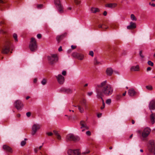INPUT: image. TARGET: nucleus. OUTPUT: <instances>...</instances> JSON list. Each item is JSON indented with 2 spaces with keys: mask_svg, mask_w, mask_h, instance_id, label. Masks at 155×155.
Returning <instances> with one entry per match:
<instances>
[{
  "mask_svg": "<svg viewBox=\"0 0 155 155\" xmlns=\"http://www.w3.org/2000/svg\"><path fill=\"white\" fill-rule=\"evenodd\" d=\"M95 91L98 96H104L107 94V81L102 82L100 84H95Z\"/></svg>",
  "mask_w": 155,
  "mask_h": 155,
  "instance_id": "1",
  "label": "nucleus"
},
{
  "mask_svg": "<svg viewBox=\"0 0 155 155\" xmlns=\"http://www.w3.org/2000/svg\"><path fill=\"white\" fill-rule=\"evenodd\" d=\"M47 59L48 63L52 65L57 61L58 57L56 54H51L47 56Z\"/></svg>",
  "mask_w": 155,
  "mask_h": 155,
  "instance_id": "2",
  "label": "nucleus"
},
{
  "mask_svg": "<svg viewBox=\"0 0 155 155\" xmlns=\"http://www.w3.org/2000/svg\"><path fill=\"white\" fill-rule=\"evenodd\" d=\"M54 4L60 13H62L64 12V8L62 4L61 0H54Z\"/></svg>",
  "mask_w": 155,
  "mask_h": 155,
  "instance_id": "3",
  "label": "nucleus"
},
{
  "mask_svg": "<svg viewBox=\"0 0 155 155\" xmlns=\"http://www.w3.org/2000/svg\"><path fill=\"white\" fill-rule=\"evenodd\" d=\"M29 48L32 51L36 50L37 48V46L36 43V41L34 38H31L29 45Z\"/></svg>",
  "mask_w": 155,
  "mask_h": 155,
  "instance_id": "4",
  "label": "nucleus"
},
{
  "mask_svg": "<svg viewBox=\"0 0 155 155\" xmlns=\"http://www.w3.org/2000/svg\"><path fill=\"white\" fill-rule=\"evenodd\" d=\"M66 139L67 141H76L79 140L80 139L77 136H75L73 134H70L67 135Z\"/></svg>",
  "mask_w": 155,
  "mask_h": 155,
  "instance_id": "5",
  "label": "nucleus"
},
{
  "mask_svg": "<svg viewBox=\"0 0 155 155\" xmlns=\"http://www.w3.org/2000/svg\"><path fill=\"white\" fill-rule=\"evenodd\" d=\"M40 128V125L39 124H35L32 126L31 134L32 135H34L37 131Z\"/></svg>",
  "mask_w": 155,
  "mask_h": 155,
  "instance_id": "6",
  "label": "nucleus"
},
{
  "mask_svg": "<svg viewBox=\"0 0 155 155\" xmlns=\"http://www.w3.org/2000/svg\"><path fill=\"white\" fill-rule=\"evenodd\" d=\"M68 155H80L81 152L79 149L75 150L69 149L68 151Z\"/></svg>",
  "mask_w": 155,
  "mask_h": 155,
  "instance_id": "7",
  "label": "nucleus"
},
{
  "mask_svg": "<svg viewBox=\"0 0 155 155\" xmlns=\"http://www.w3.org/2000/svg\"><path fill=\"white\" fill-rule=\"evenodd\" d=\"M55 77L57 81L60 84H63L64 81V77L61 74H58V75L56 76Z\"/></svg>",
  "mask_w": 155,
  "mask_h": 155,
  "instance_id": "8",
  "label": "nucleus"
},
{
  "mask_svg": "<svg viewBox=\"0 0 155 155\" xmlns=\"http://www.w3.org/2000/svg\"><path fill=\"white\" fill-rule=\"evenodd\" d=\"M11 45L8 44L2 47V52L3 53L7 54L8 52L10 49Z\"/></svg>",
  "mask_w": 155,
  "mask_h": 155,
  "instance_id": "9",
  "label": "nucleus"
},
{
  "mask_svg": "<svg viewBox=\"0 0 155 155\" xmlns=\"http://www.w3.org/2000/svg\"><path fill=\"white\" fill-rule=\"evenodd\" d=\"M150 131L151 130L149 128L146 127L145 128L142 133V137L143 138L147 137L150 134Z\"/></svg>",
  "mask_w": 155,
  "mask_h": 155,
  "instance_id": "10",
  "label": "nucleus"
},
{
  "mask_svg": "<svg viewBox=\"0 0 155 155\" xmlns=\"http://www.w3.org/2000/svg\"><path fill=\"white\" fill-rule=\"evenodd\" d=\"M14 106L17 110H19L22 108L23 105L21 101L17 100L14 103Z\"/></svg>",
  "mask_w": 155,
  "mask_h": 155,
  "instance_id": "11",
  "label": "nucleus"
},
{
  "mask_svg": "<svg viewBox=\"0 0 155 155\" xmlns=\"http://www.w3.org/2000/svg\"><path fill=\"white\" fill-rule=\"evenodd\" d=\"M129 95L130 96H138V93L134 89L130 88L128 91Z\"/></svg>",
  "mask_w": 155,
  "mask_h": 155,
  "instance_id": "12",
  "label": "nucleus"
},
{
  "mask_svg": "<svg viewBox=\"0 0 155 155\" xmlns=\"http://www.w3.org/2000/svg\"><path fill=\"white\" fill-rule=\"evenodd\" d=\"M113 73V70L110 68H107V79L108 80H111L112 77H111Z\"/></svg>",
  "mask_w": 155,
  "mask_h": 155,
  "instance_id": "13",
  "label": "nucleus"
},
{
  "mask_svg": "<svg viewBox=\"0 0 155 155\" xmlns=\"http://www.w3.org/2000/svg\"><path fill=\"white\" fill-rule=\"evenodd\" d=\"M72 55L74 57L80 60H83L84 58V56L83 54L75 52L73 53Z\"/></svg>",
  "mask_w": 155,
  "mask_h": 155,
  "instance_id": "14",
  "label": "nucleus"
},
{
  "mask_svg": "<svg viewBox=\"0 0 155 155\" xmlns=\"http://www.w3.org/2000/svg\"><path fill=\"white\" fill-rule=\"evenodd\" d=\"M80 124L81 126V128L83 129L82 131H84L86 130H87L88 129V127L87 126L86 122L83 120H82L80 121Z\"/></svg>",
  "mask_w": 155,
  "mask_h": 155,
  "instance_id": "15",
  "label": "nucleus"
},
{
  "mask_svg": "<svg viewBox=\"0 0 155 155\" xmlns=\"http://www.w3.org/2000/svg\"><path fill=\"white\" fill-rule=\"evenodd\" d=\"M149 107L150 111L155 110V100H152L150 101L149 105Z\"/></svg>",
  "mask_w": 155,
  "mask_h": 155,
  "instance_id": "16",
  "label": "nucleus"
},
{
  "mask_svg": "<svg viewBox=\"0 0 155 155\" xmlns=\"http://www.w3.org/2000/svg\"><path fill=\"white\" fill-rule=\"evenodd\" d=\"M3 149L4 150L8 152L11 153L12 152V150L11 148L6 145H3Z\"/></svg>",
  "mask_w": 155,
  "mask_h": 155,
  "instance_id": "17",
  "label": "nucleus"
},
{
  "mask_svg": "<svg viewBox=\"0 0 155 155\" xmlns=\"http://www.w3.org/2000/svg\"><path fill=\"white\" fill-rule=\"evenodd\" d=\"M113 91V89L112 86L109 84H107V96L111 94Z\"/></svg>",
  "mask_w": 155,
  "mask_h": 155,
  "instance_id": "18",
  "label": "nucleus"
},
{
  "mask_svg": "<svg viewBox=\"0 0 155 155\" xmlns=\"http://www.w3.org/2000/svg\"><path fill=\"white\" fill-rule=\"evenodd\" d=\"M151 114L150 116V119L152 124H153L155 122V113H153L151 110Z\"/></svg>",
  "mask_w": 155,
  "mask_h": 155,
  "instance_id": "19",
  "label": "nucleus"
},
{
  "mask_svg": "<svg viewBox=\"0 0 155 155\" xmlns=\"http://www.w3.org/2000/svg\"><path fill=\"white\" fill-rule=\"evenodd\" d=\"M109 26L111 28L115 29L118 27V24L117 23H111L109 24Z\"/></svg>",
  "mask_w": 155,
  "mask_h": 155,
  "instance_id": "20",
  "label": "nucleus"
},
{
  "mask_svg": "<svg viewBox=\"0 0 155 155\" xmlns=\"http://www.w3.org/2000/svg\"><path fill=\"white\" fill-rule=\"evenodd\" d=\"M136 27L135 23L131 22L130 23V25L127 26V28L128 29H132L135 28Z\"/></svg>",
  "mask_w": 155,
  "mask_h": 155,
  "instance_id": "21",
  "label": "nucleus"
},
{
  "mask_svg": "<svg viewBox=\"0 0 155 155\" xmlns=\"http://www.w3.org/2000/svg\"><path fill=\"white\" fill-rule=\"evenodd\" d=\"M140 70V67L138 65L136 66H132L130 68V71H139Z\"/></svg>",
  "mask_w": 155,
  "mask_h": 155,
  "instance_id": "22",
  "label": "nucleus"
},
{
  "mask_svg": "<svg viewBox=\"0 0 155 155\" xmlns=\"http://www.w3.org/2000/svg\"><path fill=\"white\" fill-rule=\"evenodd\" d=\"M91 12L93 13H96L97 12H100V10L97 8H91Z\"/></svg>",
  "mask_w": 155,
  "mask_h": 155,
  "instance_id": "23",
  "label": "nucleus"
},
{
  "mask_svg": "<svg viewBox=\"0 0 155 155\" xmlns=\"http://www.w3.org/2000/svg\"><path fill=\"white\" fill-rule=\"evenodd\" d=\"M117 4L116 3H110L107 4V7H109L110 8H113L116 7Z\"/></svg>",
  "mask_w": 155,
  "mask_h": 155,
  "instance_id": "24",
  "label": "nucleus"
},
{
  "mask_svg": "<svg viewBox=\"0 0 155 155\" xmlns=\"http://www.w3.org/2000/svg\"><path fill=\"white\" fill-rule=\"evenodd\" d=\"M53 132L54 134L57 136V138L58 140H60L61 138V136L58 133V132L56 130H54Z\"/></svg>",
  "mask_w": 155,
  "mask_h": 155,
  "instance_id": "25",
  "label": "nucleus"
},
{
  "mask_svg": "<svg viewBox=\"0 0 155 155\" xmlns=\"http://www.w3.org/2000/svg\"><path fill=\"white\" fill-rule=\"evenodd\" d=\"M109 51L110 53V56H113V55L115 54L116 53L115 50L114 48H110Z\"/></svg>",
  "mask_w": 155,
  "mask_h": 155,
  "instance_id": "26",
  "label": "nucleus"
},
{
  "mask_svg": "<svg viewBox=\"0 0 155 155\" xmlns=\"http://www.w3.org/2000/svg\"><path fill=\"white\" fill-rule=\"evenodd\" d=\"M47 83V80L45 78L43 79L41 82V84L43 85H45Z\"/></svg>",
  "mask_w": 155,
  "mask_h": 155,
  "instance_id": "27",
  "label": "nucleus"
},
{
  "mask_svg": "<svg viewBox=\"0 0 155 155\" xmlns=\"http://www.w3.org/2000/svg\"><path fill=\"white\" fill-rule=\"evenodd\" d=\"M74 1L75 4L77 5H79L81 3V1L80 0H74Z\"/></svg>",
  "mask_w": 155,
  "mask_h": 155,
  "instance_id": "28",
  "label": "nucleus"
},
{
  "mask_svg": "<svg viewBox=\"0 0 155 155\" xmlns=\"http://www.w3.org/2000/svg\"><path fill=\"white\" fill-rule=\"evenodd\" d=\"M146 88L148 90H150V91L152 90L153 89L152 86L151 85H149L146 86Z\"/></svg>",
  "mask_w": 155,
  "mask_h": 155,
  "instance_id": "29",
  "label": "nucleus"
},
{
  "mask_svg": "<svg viewBox=\"0 0 155 155\" xmlns=\"http://www.w3.org/2000/svg\"><path fill=\"white\" fill-rule=\"evenodd\" d=\"M78 109H79L80 112L81 113H83L84 111V109L80 106H78Z\"/></svg>",
  "mask_w": 155,
  "mask_h": 155,
  "instance_id": "30",
  "label": "nucleus"
},
{
  "mask_svg": "<svg viewBox=\"0 0 155 155\" xmlns=\"http://www.w3.org/2000/svg\"><path fill=\"white\" fill-rule=\"evenodd\" d=\"M13 37L15 39V40L16 41H18V38H17V35L16 34H14L13 35Z\"/></svg>",
  "mask_w": 155,
  "mask_h": 155,
  "instance_id": "31",
  "label": "nucleus"
},
{
  "mask_svg": "<svg viewBox=\"0 0 155 155\" xmlns=\"http://www.w3.org/2000/svg\"><path fill=\"white\" fill-rule=\"evenodd\" d=\"M64 91L66 93H70L72 92L70 88H66L64 89Z\"/></svg>",
  "mask_w": 155,
  "mask_h": 155,
  "instance_id": "32",
  "label": "nucleus"
},
{
  "mask_svg": "<svg viewBox=\"0 0 155 155\" xmlns=\"http://www.w3.org/2000/svg\"><path fill=\"white\" fill-rule=\"evenodd\" d=\"M130 17H131V19L132 20L136 21L137 20V18H136L135 16H134V14H131L130 16Z\"/></svg>",
  "mask_w": 155,
  "mask_h": 155,
  "instance_id": "33",
  "label": "nucleus"
},
{
  "mask_svg": "<svg viewBox=\"0 0 155 155\" xmlns=\"http://www.w3.org/2000/svg\"><path fill=\"white\" fill-rule=\"evenodd\" d=\"M63 36L64 35H63L57 36L56 38L57 40L59 41Z\"/></svg>",
  "mask_w": 155,
  "mask_h": 155,
  "instance_id": "34",
  "label": "nucleus"
},
{
  "mask_svg": "<svg viewBox=\"0 0 155 155\" xmlns=\"http://www.w3.org/2000/svg\"><path fill=\"white\" fill-rule=\"evenodd\" d=\"M147 64L151 66H153L154 65L153 63L150 61H149L147 62Z\"/></svg>",
  "mask_w": 155,
  "mask_h": 155,
  "instance_id": "35",
  "label": "nucleus"
},
{
  "mask_svg": "<svg viewBox=\"0 0 155 155\" xmlns=\"http://www.w3.org/2000/svg\"><path fill=\"white\" fill-rule=\"evenodd\" d=\"M26 143V141L25 140H23L21 143V146L23 147L25 145Z\"/></svg>",
  "mask_w": 155,
  "mask_h": 155,
  "instance_id": "36",
  "label": "nucleus"
},
{
  "mask_svg": "<svg viewBox=\"0 0 155 155\" xmlns=\"http://www.w3.org/2000/svg\"><path fill=\"white\" fill-rule=\"evenodd\" d=\"M101 99L102 100V102H103V106H102L101 107V109L102 110L105 107V104L104 102V100H103V99H102V97H101Z\"/></svg>",
  "mask_w": 155,
  "mask_h": 155,
  "instance_id": "37",
  "label": "nucleus"
},
{
  "mask_svg": "<svg viewBox=\"0 0 155 155\" xmlns=\"http://www.w3.org/2000/svg\"><path fill=\"white\" fill-rule=\"evenodd\" d=\"M139 55L140 56L141 58H144V56L142 54V51H140L139 53Z\"/></svg>",
  "mask_w": 155,
  "mask_h": 155,
  "instance_id": "38",
  "label": "nucleus"
},
{
  "mask_svg": "<svg viewBox=\"0 0 155 155\" xmlns=\"http://www.w3.org/2000/svg\"><path fill=\"white\" fill-rule=\"evenodd\" d=\"M90 152V150L87 149L86 150V151L83 152L82 153V154H86V153H88Z\"/></svg>",
  "mask_w": 155,
  "mask_h": 155,
  "instance_id": "39",
  "label": "nucleus"
},
{
  "mask_svg": "<svg viewBox=\"0 0 155 155\" xmlns=\"http://www.w3.org/2000/svg\"><path fill=\"white\" fill-rule=\"evenodd\" d=\"M151 151L155 155V146L152 148Z\"/></svg>",
  "mask_w": 155,
  "mask_h": 155,
  "instance_id": "40",
  "label": "nucleus"
},
{
  "mask_svg": "<svg viewBox=\"0 0 155 155\" xmlns=\"http://www.w3.org/2000/svg\"><path fill=\"white\" fill-rule=\"evenodd\" d=\"M93 92L92 91H89L88 92L87 94L88 96H90L92 95L93 94Z\"/></svg>",
  "mask_w": 155,
  "mask_h": 155,
  "instance_id": "41",
  "label": "nucleus"
},
{
  "mask_svg": "<svg viewBox=\"0 0 155 155\" xmlns=\"http://www.w3.org/2000/svg\"><path fill=\"white\" fill-rule=\"evenodd\" d=\"M89 54L92 57L94 56V52L92 51H90L89 52Z\"/></svg>",
  "mask_w": 155,
  "mask_h": 155,
  "instance_id": "42",
  "label": "nucleus"
},
{
  "mask_svg": "<svg viewBox=\"0 0 155 155\" xmlns=\"http://www.w3.org/2000/svg\"><path fill=\"white\" fill-rule=\"evenodd\" d=\"M26 116L28 117H29L31 116V113L30 112H28L26 113Z\"/></svg>",
  "mask_w": 155,
  "mask_h": 155,
  "instance_id": "43",
  "label": "nucleus"
},
{
  "mask_svg": "<svg viewBox=\"0 0 155 155\" xmlns=\"http://www.w3.org/2000/svg\"><path fill=\"white\" fill-rule=\"evenodd\" d=\"M46 134L49 136H51L53 134L51 132H48Z\"/></svg>",
  "mask_w": 155,
  "mask_h": 155,
  "instance_id": "44",
  "label": "nucleus"
},
{
  "mask_svg": "<svg viewBox=\"0 0 155 155\" xmlns=\"http://www.w3.org/2000/svg\"><path fill=\"white\" fill-rule=\"evenodd\" d=\"M86 134L88 136H90L91 135V132L89 131H87L86 132Z\"/></svg>",
  "mask_w": 155,
  "mask_h": 155,
  "instance_id": "45",
  "label": "nucleus"
},
{
  "mask_svg": "<svg viewBox=\"0 0 155 155\" xmlns=\"http://www.w3.org/2000/svg\"><path fill=\"white\" fill-rule=\"evenodd\" d=\"M111 102V100L110 99H107V104H109Z\"/></svg>",
  "mask_w": 155,
  "mask_h": 155,
  "instance_id": "46",
  "label": "nucleus"
},
{
  "mask_svg": "<svg viewBox=\"0 0 155 155\" xmlns=\"http://www.w3.org/2000/svg\"><path fill=\"white\" fill-rule=\"evenodd\" d=\"M86 102V101L85 99H83V100L81 102V103L83 104H85Z\"/></svg>",
  "mask_w": 155,
  "mask_h": 155,
  "instance_id": "47",
  "label": "nucleus"
},
{
  "mask_svg": "<svg viewBox=\"0 0 155 155\" xmlns=\"http://www.w3.org/2000/svg\"><path fill=\"white\" fill-rule=\"evenodd\" d=\"M62 74L63 75L65 76L66 74V72L65 71H62Z\"/></svg>",
  "mask_w": 155,
  "mask_h": 155,
  "instance_id": "48",
  "label": "nucleus"
},
{
  "mask_svg": "<svg viewBox=\"0 0 155 155\" xmlns=\"http://www.w3.org/2000/svg\"><path fill=\"white\" fill-rule=\"evenodd\" d=\"M43 6V5H37V8L39 9V8H41Z\"/></svg>",
  "mask_w": 155,
  "mask_h": 155,
  "instance_id": "49",
  "label": "nucleus"
},
{
  "mask_svg": "<svg viewBox=\"0 0 155 155\" xmlns=\"http://www.w3.org/2000/svg\"><path fill=\"white\" fill-rule=\"evenodd\" d=\"M150 143L151 145H153L154 144V141L153 140H151L150 141Z\"/></svg>",
  "mask_w": 155,
  "mask_h": 155,
  "instance_id": "50",
  "label": "nucleus"
},
{
  "mask_svg": "<svg viewBox=\"0 0 155 155\" xmlns=\"http://www.w3.org/2000/svg\"><path fill=\"white\" fill-rule=\"evenodd\" d=\"M41 35L40 34H38L37 35V37L38 38H41Z\"/></svg>",
  "mask_w": 155,
  "mask_h": 155,
  "instance_id": "51",
  "label": "nucleus"
},
{
  "mask_svg": "<svg viewBox=\"0 0 155 155\" xmlns=\"http://www.w3.org/2000/svg\"><path fill=\"white\" fill-rule=\"evenodd\" d=\"M151 67H148L147 68V71H151Z\"/></svg>",
  "mask_w": 155,
  "mask_h": 155,
  "instance_id": "52",
  "label": "nucleus"
},
{
  "mask_svg": "<svg viewBox=\"0 0 155 155\" xmlns=\"http://www.w3.org/2000/svg\"><path fill=\"white\" fill-rule=\"evenodd\" d=\"M71 48L72 49H74L76 48V46L75 45H72L71 46Z\"/></svg>",
  "mask_w": 155,
  "mask_h": 155,
  "instance_id": "53",
  "label": "nucleus"
},
{
  "mask_svg": "<svg viewBox=\"0 0 155 155\" xmlns=\"http://www.w3.org/2000/svg\"><path fill=\"white\" fill-rule=\"evenodd\" d=\"M102 115V114L101 113H99L97 114V116L99 118L101 117Z\"/></svg>",
  "mask_w": 155,
  "mask_h": 155,
  "instance_id": "54",
  "label": "nucleus"
},
{
  "mask_svg": "<svg viewBox=\"0 0 155 155\" xmlns=\"http://www.w3.org/2000/svg\"><path fill=\"white\" fill-rule=\"evenodd\" d=\"M127 91H125L122 94V96H125L126 93Z\"/></svg>",
  "mask_w": 155,
  "mask_h": 155,
  "instance_id": "55",
  "label": "nucleus"
},
{
  "mask_svg": "<svg viewBox=\"0 0 155 155\" xmlns=\"http://www.w3.org/2000/svg\"><path fill=\"white\" fill-rule=\"evenodd\" d=\"M62 50V47L60 46L58 48V51H61Z\"/></svg>",
  "mask_w": 155,
  "mask_h": 155,
  "instance_id": "56",
  "label": "nucleus"
},
{
  "mask_svg": "<svg viewBox=\"0 0 155 155\" xmlns=\"http://www.w3.org/2000/svg\"><path fill=\"white\" fill-rule=\"evenodd\" d=\"M37 81V79L36 78L34 79L33 80V82L35 83H36Z\"/></svg>",
  "mask_w": 155,
  "mask_h": 155,
  "instance_id": "57",
  "label": "nucleus"
},
{
  "mask_svg": "<svg viewBox=\"0 0 155 155\" xmlns=\"http://www.w3.org/2000/svg\"><path fill=\"white\" fill-rule=\"evenodd\" d=\"M99 28H104L103 26L101 25H99Z\"/></svg>",
  "mask_w": 155,
  "mask_h": 155,
  "instance_id": "58",
  "label": "nucleus"
},
{
  "mask_svg": "<svg viewBox=\"0 0 155 155\" xmlns=\"http://www.w3.org/2000/svg\"><path fill=\"white\" fill-rule=\"evenodd\" d=\"M103 15H104V16H106L107 15V12L106 11H105L104 12V13H103Z\"/></svg>",
  "mask_w": 155,
  "mask_h": 155,
  "instance_id": "59",
  "label": "nucleus"
},
{
  "mask_svg": "<svg viewBox=\"0 0 155 155\" xmlns=\"http://www.w3.org/2000/svg\"><path fill=\"white\" fill-rule=\"evenodd\" d=\"M72 9V7H69L68 8V9L69 10H71Z\"/></svg>",
  "mask_w": 155,
  "mask_h": 155,
  "instance_id": "60",
  "label": "nucleus"
},
{
  "mask_svg": "<svg viewBox=\"0 0 155 155\" xmlns=\"http://www.w3.org/2000/svg\"><path fill=\"white\" fill-rule=\"evenodd\" d=\"M137 132L138 133L140 134L141 133V131L140 130H138L137 131Z\"/></svg>",
  "mask_w": 155,
  "mask_h": 155,
  "instance_id": "61",
  "label": "nucleus"
},
{
  "mask_svg": "<svg viewBox=\"0 0 155 155\" xmlns=\"http://www.w3.org/2000/svg\"><path fill=\"white\" fill-rule=\"evenodd\" d=\"M132 124H134L135 121L134 120H132Z\"/></svg>",
  "mask_w": 155,
  "mask_h": 155,
  "instance_id": "62",
  "label": "nucleus"
},
{
  "mask_svg": "<svg viewBox=\"0 0 155 155\" xmlns=\"http://www.w3.org/2000/svg\"><path fill=\"white\" fill-rule=\"evenodd\" d=\"M151 5L153 7H154L155 6V4H154V3H152L151 4Z\"/></svg>",
  "mask_w": 155,
  "mask_h": 155,
  "instance_id": "63",
  "label": "nucleus"
},
{
  "mask_svg": "<svg viewBox=\"0 0 155 155\" xmlns=\"http://www.w3.org/2000/svg\"><path fill=\"white\" fill-rule=\"evenodd\" d=\"M88 84L87 83V84H85L84 85V87H87L88 86Z\"/></svg>",
  "mask_w": 155,
  "mask_h": 155,
  "instance_id": "64",
  "label": "nucleus"
}]
</instances>
